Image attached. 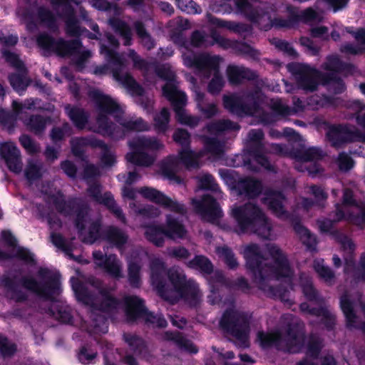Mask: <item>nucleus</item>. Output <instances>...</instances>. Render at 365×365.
<instances>
[{
  "label": "nucleus",
  "instance_id": "1",
  "mask_svg": "<svg viewBox=\"0 0 365 365\" xmlns=\"http://www.w3.org/2000/svg\"><path fill=\"white\" fill-rule=\"evenodd\" d=\"M269 256L274 264L264 263L267 259L259 245H248L244 250L247 270L252 274L253 281L261 288L272 279L290 278L292 272L287 256L275 245L267 247Z\"/></svg>",
  "mask_w": 365,
  "mask_h": 365
},
{
  "label": "nucleus",
  "instance_id": "2",
  "mask_svg": "<svg viewBox=\"0 0 365 365\" xmlns=\"http://www.w3.org/2000/svg\"><path fill=\"white\" fill-rule=\"evenodd\" d=\"M239 233L250 232L268 240L271 235L272 224L262 210L250 202L236 207L232 210Z\"/></svg>",
  "mask_w": 365,
  "mask_h": 365
},
{
  "label": "nucleus",
  "instance_id": "3",
  "mask_svg": "<svg viewBox=\"0 0 365 365\" xmlns=\"http://www.w3.org/2000/svg\"><path fill=\"white\" fill-rule=\"evenodd\" d=\"M150 268L151 284L162 298L167 299L168 297L167 279L176 292L187 281L186 276L182 271L176 267L167 269L165 262L160 259H153Z\"/></svg>",
  "mask_w": 365,
  "mask_h": 365
},
{
  "label": "nucleus",
  "instance_id": "4",
  "mask_svg": "<svg viewBox=\"0 0 365 365\" xmlns=\"http://www.w3.org/2000/svg\"><path fill=\"white\" fill-rule=\"evenodd\" d=\"M48 201L52 202L56 210L65 216L75 215L74 225L81 234L86 229V217L90 210L88 204L81 197H69L65 200L61 190L56 193H46Z\"/></svg>",
  "mask_w": 365,
  "mask_h": 365
},
{
  "label": "nucleus",
  "instance_id": "5",
  "mask_svg": "<svg viewBox=\"0 0 365 365\" xmlns=\"http://www.w3.org/2000/svg\"><path fill=\"white\" fill-rule=\"evenodd\" d=\"M182 58L184 64L188 68L213 71V77L208 83L207 90L211 94H217L221 91L225 82L222 76L220 73V63L222 60L220 56L190 52L183 54Z\"/></svg>",
  "mask_w": 365,
  "mask_h": 365
},
{
  "label": "nucleus",
  "instance_id": "6",
  "mask_svg": "<svg viewBox=\"0 0 365 365\" xmlns=\"http://www.w3.org/2000/svg\"><path fill=\"white\" fill-rule=\"evenodd\" d=\"M252 315L232 308L226 309L220 320L222 330L235 338L240 346H249L248 334Z\"/></svg>",
  "mask_w": 365,
  "mask_h": 365
},
{
  "label": "nucleus",
  "instance_id": "7",
  "mask_svg": "<svg viewBox=\"0 0 365 365\" xmlns=\"http://www.w3.org/2000/svg\"><path fill=\"white\" fill-rule=\"evenodd\" d=\"M51 2L56 11L58 17L65 24V32L68 36L78 38L84 33L92 40H98V34L90 32L86 27L81 25L80 19L78 17L76 10L73 4L78 6L77 0H51Z\"/></svg>",
  "mask_w": 365,
  "mask_h": 365
},
{
  "label": "nucleus",
  "instance_id": "8",
  "mask_svg": "<svg viewBox=\"0 0 365 365\" xmlns=\"http://www.w3.org/2000/svg\"><path fill=\"white\" fill-rule=\"evenodd\" d=\"M71 282L75 297L79 302L86 306H91L93 309L104 313H109L117 309L119 304L118 299L111 295L108 291L102 290L101 294L103 299L100 303L95 304L94 294L83 282L73 277H71Z\"/></svg>",
  "mask_w": 365,
  "mask_h": 365
},
{
  "label": "nucleus",
  "instance_id": "9",
  "mask_svg": "<svg viewBox=\"0 0 365 365\" xmlns=\"http://www.w3.org/2000/svg\"><path fill=\"white\" fill-rule=\"evenodd\" d=\"M100 53L104 55L106 60L115 66L112 72L116 81L120 82L133 95L137 96L144 95L143 87L136 81L131 74L128 73L122 74L124 62L118 53L103 43L100 46Z\"/></svg>",
  "mask_w": 365,
  "mask_h": 365
},
{
  "label": "nucleus",
  "instance_id": "10",
  "mask_svg": "<svg viewBox=\"0 0 365 365\" xmlns=\"http://www.w3.org/2000/svg\"><path fill=\"white\" fill-rule=\"evenodd\" d=\"M21 285L26 289L35 293L45 301L56 302L57 297L62 292L61 275L54 274L43 282H38L32 277H22Z\"/></svg>",
  "mask_w": 365,
  "mask_h": 365
},
{
  "label": "nucleus",
  "instance_id": "11",
  "mask_svg": "<svg viewBox=\"0 0 365 365\" xmlns=\"http://www.w3.org/2000/svg\"><path fill=\"white\" fill-rule=\"evenodd\" d=\"M128 145L133 152L126 155L127 160L133 165L144 167L150 166L155 162V158L144 150H158L163 146L158 139L146 137L133 138Z\"/></svg>",
  "mask_w": 365,
  "mask_h": 365
},
{
  "label": "nucleus",
  "instance_id": "12",
  "mask_svg": "<svg viewBox=\"0 0 365 365\" xmlns=\"http://www.w3.org/2000/svg\"><path fill=\"white\" fill-rule=\"evenodd\" d=\"M199 155L190 148H182L178 153V158L174 156L168 157L160 166L162 174L168 180H173L178 184L182 181V178L176 174V168L180 161L187 169L199 168Z\"/></svg>",
  "mask_w": 365,
  "mask_h": 365
},
{
  "label": "nucleus",
  "instance_id": "13",
  "mask_svg": "<svg viewBox=\"0 0 365 365\" xmlns=\"http://www.w3.org/2000/svg\"><path fill=\"white\" fill-rule=\"evenodd\" d=\"M292 71L296 76L299 88L309 92L317 91L319 85L323 86L329 77L327 73L304 64L295 65Z\"/></svg>",
  "mask_w": 365,
  "mask_h": 365
},
{
  "label": "nucleus",
  "instance_id": "14",
  "mask_svg": "<svg viewBox=\"0 0 365 365\" xmlns=\"http://www.w3.org/2000/svg\"><path fill=\"white\" fill-rule=\"evenodd\" d=\"M326 135L331 145L335 148H340L351 143L364 142L365 140L362 132L355 128H351L348 124L331 125Z\"/></svg>",
  "mask_w": 365,
  "mask_h": 365
},
{
  "label": "nucleus",
  "instance_id": "15",
  "mask_svg": "<svg viewBox=\"0 0 365 365\" xmlns=\"http://www.w3.org/2000/svg\"><path fill=\"white\" fill-rule=\"evenodd\" d=\"M289 15L287 19L280 17H273L276 14L275 7L269 4L262 8L261 12L257 15V21H251L250 22L258 24L264 31H268L272 28L275 29H290L296 25L297 18L294 16V10L288 7Z\"/></svg>",
  "mask_w": 365,
  "mask_h": 365
},
{
  "label": "nucleus",
  "instance_id": "16",
  "mask_svg": "<svg viewBox=\"0 0 365 365\" xmlns=\"http://www.w3.org/2000/svg\"><path fill=\"white\" fill-rule=\"evenodd\" d=\"M224 178L232 182L233 189L240 195H243L248 199H255L259 197L263 190V184L261 180L252 178L245 177L235 180L231 173L227 171L224 173Z\"/></svg>",
  "mask_w": 365,
  "mask_h": 365
},
{
  "label": "nucleus",
  "instance_id": "17",
  "mask_svg": "<svg viewBox=\"0 0 365 365\" xmlns=\"http://www.w3.org/2000/svg\"><path fill=\"white\" fill-rule=\"evenodd\" d=\"M163 95L170 102L175 114L176 120L179 123L184 125V122H185L186 118L188 115L185 109L187 101L185 93L168 83L163 89Z\"/></svg>",
  "mask_w": 365,
  "mask_h": 365
},
{
  "label": "nucleus",
  "instance_id": "18",
  "mask_svg": "<svg viewBox=\"0 0 365 365\" xmlns=\"http://www.w3.org/2000/svg\"><path fill=\"white\" fill-rule=\"evenodd\" d=\"M138 192L145 199L163 206L169 210L184 215L187 210L185 205L177 201L173 200L170 197L165 195L163 192L151 187H142L138 190Z\"/></svg>",
  "mask_w": 365,
  "mask_h": 365
},
{
  "label": "nucleus",
  "instance_id": "19",
  "mask_svg": "<svg viewBox=\"0 0 365 365\" xmlns=\"http://www.w3.org/2000/svg\"><path fill=\"white\" fill-rule=\"evenodd\" d=\"M259 346L263 349H268L274 347L277 351L284 352H292V341H285L282 332L279 330H274L271 332L259 331L257 334Z\"/></svg>",
  "mask_w": 365,
  "mask_h": 365
},
{
  "label": "nucleus",
  "instance_id": "20",
  "mask_svg": "<svg viewBox=\"0 0 365 365\" xmlns=\"http://www.w3.org/2000/svg\"><path fill=\"white\" fill-rule=\"evenodd\" d=\"M192 205L196 213L202 217L217 220L222 216V211L217 200L211 195H202L200 200L192 199Z\"/></svg>",
  "mask_w": 365,
  "mask_h": 365
},
{
  "label": "nucleus",
  "instance_id": "21",
  "mask_svg": "<svg viewBox=\"0 0 365 365\" xmlns=\"http://www.w3.org/2000/svg\"><path fill=\"white\" fill-rule=\"evenodd\" d=\"M0 155L4 160L8 169L14 173H20L22 170L21 153L12 142H6L0 145Z\"/></svg>",
  "mask_w": 365,
  "mask_h": 365
},
{
  "label": "nucleus",
  "instance_id": "22",
  "mask_svg": "<svg viewBox=\"0 0 365 365\" xmlns=\"http://www.w3.org/2000/svg\"><path fill=\"white\" fill-rule=\"evenodd\" d=\"M92 98L95 101L99 113L105 115H111L117 120L123 115V111L119 104L109 96L105 95L98 91L92 93Z\"/></svg>",
  "mask_w": 365,
  "mask_h": 365
},
{
  "label": "nucleus",
  "instance_id": "23",
  "mask_svg": "<svg viewBox=\"0 0 365 365\" xmlns=\"http://www.w3.org/2000/svg\"><path fill=\"white\" fill-rule=\"evenodd\" d=\"M344 260V273L346 275L351 274V282L358 284L365 282V252L360 257L359 267L356 266L354 255H349Z\"/></svg>",
  "mask_w": 365,
  "mask_h": 365
},
{
  "label": "nucleus",
  "instance_id": "24",
  "mask_svg": "<svg viewBox=\"0 0 365 365\" xmlns=\"http://www.w3.org/2000/svg\"><path fill=\"white\" fill-rule=\"evenodd\" d=\"M226 74L229 83L234 86L241 84L245 80L255 81L258 77L257 73L250 68L236 65H229Z\"/></svg>",
  "mask_w": 365,
  "mask_h": 365
},
{
  "label": "nucleus",
  "instance_id": "25",
  "mask_svg": "<svg viewBox=\"0 0 365 365\" xmlns=\"http://www.w3.org/2000/svg\"><path fill=\"white\" fill-rule=\"evenodd\" d=\"M269 4L267 2L259 1V0H235L237 11L250 21H257V15L261 12L262 8Z\"/></svg>",
  "mask_w": 365,
  "mask_h": 365
},
{
  "label": "nucleus",
  "instance_id": "26",
  "mask_svg": "<svg viewBox=\"0 0 365 365\" xmlns=\"http://www.w3.org/2000/svg\"><path fill=\"white\" fill-rule=\"evenodd\" d=\"M124 304L125 316L129 322H134L140 319L147 308L145 301L136 295L125 297Z\"/></svg>",
  "mask_w": 365,
  "mask_h": 365
},
{
  "label": "nucleus",
  "instance_id": "27",
  "mask_svg": "<svg viewBox=\"0 0 365 365\" xmlns=\"http://www.w3.org/2000/svg\"><path fill=\"white\" fill-rule=\"evenodd\" d=\"M266 195L265 201L272 213L278 218H287L289 212L283 204L286 199L284 195L280 191L270 190Z\"/></svg>",
  "mask_w": 365,
  "mask_h": 365
},
{
  "label": "nucleus",
  "instance_id": "28",
  "mask_svg": "<svg viewBox=\"0 0 365 365\" xmlns=\"http://www.w3.org/2000/svg\"><path fill=\"white\" fill-rule=\"evenodd\" d=\"M0 282L1 285L6 289V297L9 299L16 303H24L28 300V294L19 287L15 277L4 275L1 277Z\"/></svg>",
  "mask_w": 365,
  "mask_h": 365
},
{
  "label": "nucleus",
  "instance_id": "29",
  "mask_svg": "<svg viewBox=\"0 0 365 365\" xmlns=\"http://www.w3.org/2000/svg\"><path fill=\"white\" fill-rule=\"evenodd\" d=\"M242 98L247 116H252L260 110L263 103V94L259 88H256L245 91L242 95Z\"/></svg>",
  "mask_w": 365,
  "mask_h": 365
},
{
  "label": "nucleus",
  "instance_id": "30",
  "mask_svg": "<svg viewBox=\"0 0 365 365\" xmlns=\"http://www.w3.org/2000/svg\"><path fill=\"white\" fill-rule=\"evenodd\" d=\"M292 226L294 231L299 236L302 244L306 246L307 250L317 251L318 243L317 237L304 227L299 219H294L292 221Z\"/></svg>",
  "mask_w": 365,
  "mask_h": 365
},
{
  "label": "nucleus",
  "instance_id": "31",
  "mask_svg": "<svg viewBox=\"0 0 365 365\" xmlns=\"http://www.w3.org/2000/svg\"><path fill=\"white\" fill-rule=\"evenodd\" d=\"M123 339L128 346L132 353L138 357H145L149 354L146 341L140 336L125 332Z\"/></svg>",
  "mask_w": 365,
  "mask_h": 365
},
{
  "label": "nucleus",
  "instance_id": "32",
  "mask_svg": "<svg viewBox=\"0 0 365 365\" xmlns=\"http://www.w3.org/2000/svg\"><path fill=\"white\" fill-rule=\"evenodd\" d=\"M323 68L335 74H352L355 70L354 64L344 62L337 55L328 56L324 63Z\"/></svg>",
  "mask_w": 365,
  "mask_h": 365
},
{
  "label": "nucleus",
  "instance_id": "33",
  "mask_svg": "<svg viewBox=\"0 0 365 365\" xmlns=\"http://www.w3.org/2000/svg\"><path fill=\"white\" fill-rule=\"evenodd\" d=\"M97 140L98 138L93 135L73 138L71 140V153L75 157L84 160L86 158L84 148L91 147L96 149L98 145Z\"/></svg>",
  "mask_w": 365,
  "mask_h": 365
},
{
  "label": "nucleus",
  "instance_id": "34",
  "mask_svg": "<svg viewBox=\"0 0 365 365\" xmlns=\"http://www.w3.org/2000/svg\"><path fill=\"white\" fill-rule=\"evenodd\" d=\"M163 230L165 236L171 240L183 239L187 232L185 226L170 215L166 216Z\"/></svg>",
  "mask_w": 365,
  "mask_h": 365
},
{
  "label": "nucleus",
  "instance_id": "35",
  "mask_svg": "<svg viewBox=\"0 0 365 365\" xmlns=\"http://www.w3.org/2000/svg\"><path fill=\"white\" fill-rule=\"evenodd\" d=\"M50 120V117H45L40 114H31L26 118L23 123L29 131L39 136L44 133L46 125Z\"/></svg>",
  "mask_w": 365,
  "mask_h": 365
},
{
  "label": "nucleus",
  "instance_id": "36",
  "mask_svg": "<svg viewBox=\"0 0 365 365\" xmlns=\"http://www.w3.org/2000/svg\"><path fill=\"white\" fill-rule=\"evenodd\" d=\"M222 103L224 108L230 113L239 117L247 116L242 96H240L236 94L224 95Z\"/></svg>",
  "mask_w": 365,
  "mask_h": 365
},
{
  "label": "nucleus",
  "instance_id": "37",
  "mask_svg": "<svg viewBox=\"0 0 365 365\" xmlns=\"http://www.w3.org/2000/svg\"><path fill=\"white\" fill-rule=\"evenodd\" d=\"M66 111L69 119L76 128L78 130L85 128L90 118V114L88 111L82 108L70 105L66 107Z\"/></svg>",
  "mask_w": 365,
  "mask_h": 365
},
{
  "label": "nucleus",
  "instance_id": "38",
  "mask_svg": "<svg viewBox=\"0 0 365 365\" xmlns=\"http://www.w3.org/2000/svg\"><path fill=\"white\" fill-rule=\"evenodd\" d=\"M286 335L287 339H285V341H292V347L294 351L292 353H296L297 351L296 346H302L304 340L303 327L297 322L288 323Z\"/></svg>",
  "mask_w": 365,
  "mask_h": 365
},
{
  "label": "nucleus",
  "instance_id": "39",
  "mask_svg": "<svg viewBox=\"0 0 365 365\" xmlns=\"http://www.w3.org/2000/svg\"><path fill=\"white\" fill-rule=\"evenodd\" d=\"M341 204L335 205L334 219L336 222L346 220L354 224L364 223L365 222V211L361 210L358 213H354L349 211L344 210Z\"/></svg>",
  "mask_w": 365,
  "mask_h": 365
},
{
  "label": "nucleus",
  "instance_id": "40",
  "mask_svg": "<svg viewBox=\"0 0 365 365\" xmlns=\"http://www.w3.org/2000/svg\"><path fill=\"white\" fill-rule=\"evenodd\" d=\"M55 53L62 57L73 56L78 53L83 46L82 42L79 38H75L69 41L63 38H58Z\"/></svg>",
  "mask_w": 365,
  "mask_h": 365
},
{
  "label": "nucleus",
  "instance_id": "41",
  "mask_svg": "<svg viewBox=\"0 0 365 365\" xmlns=\"http://www.w3.org/2000/svg\"><path fill=\"white\" fill-rule=\"evenodd\" d=\"M145 237L148 241L158 247H163L165 244V232L163 225L150 223L144 225Z\"/></svg>",
  "mask_w": 365,
  "mask_h": 365
},
{
  "label": "nucleus",
  "instance_id": "42",
  "mask_svg": "<svg viewBox=\"0 0 365 365\" xmlns=\"http://www.w3.org/2000/svg\"><path fill=\"white\" fill-rule=\"evenodd\" d=\"M340 307L346 319V327L356 328L357 315L354 311V302L346 294H344L340 297Z\"/></svg>",
  "mask_w": 365,
  "mask_h": 365
},
{
  "label": "nucleus",
  "instance_id": "43",
  "mask_svg": "<svg viewBox=\"0 0 365 365\" xmlns=\"http://www.w3.org/2000/svg\"><path fill=\"white\" fill-rule=\"evenodd\" d=\"M180 296L190 304L196 305L200 302V290L197 284L192 279L187 280L177 292Z\"/></svg>",
  "mask_w": 365,
  "mask_h": 365
},
{
  "label": "nucleus",
  "instance_id": "44",
  "mask_svg": "<svg viewBox=\"0 0 365 365\" xmlns=\"http://www.w3.org/2000/svg\"><path fill=\"white\" fill-rule=\"evenodd\" d=\"M105 239L118 249H122L128 242V236L121 229L109 226L104 232Z\"/></svg>",
  "mask_w": 365,
  "mask_h": 365
},
{
  "label": "nucleus",
  "instance_id": "45",
  "mask_svg": "<svg viewBox=\"0 0 365 365\" xmlns=\"http://www.w3.org/2000/svg\"><path fill=\"white\" fill-rule=\"evenodd\" d=\"M187 266L192 269L199 271L204 276L210 275L214 271V266L211 260L202 255H195L187 262Z\"/></svg>",
  "mask_w": 365,
  "mask_h": 365
},
{
  "label": "nucleus",
  "instance_id": "46",
  "mask_svg": "<svg viewBox=\"0 0 365 365\" xmlns=\"http://www.w3.org/2000/svg\"><path fill=\"white\" fill-rule=\"evenodd\" d=\"M98 133L104 136L110 138L118 137V133L120 131V128L111 122L107 115L99 113L96 118Z\"/></svg>",
  "mask_w": 365,
  "mask_h": 365
},
{
  "label": "nucleus",
  "instance_id": "47",
  "mask_svg": "<svg viewBox=\"0 0 365 365\" xmlns=\"http://www.w3.org/2000/svg\"><path fill=\"white\" fill-rule=\"evenodd\" d=\"M354 38L359 43L355 46L351 43H346L341 48V51L351 55L362 54L365 51V28H359L354 33Z\"/></svg>",
  "mask_w": 365,
  "mask_h": 365
},
{
  "label": "nucleus",
  "instance_id": "48",
  "mask_svg": "<svg viewBox=\"0 0 365 365\" xmlns=\"http://www.w3.org/2000/svg\"><path fill=\"white\" fill-rule=\"evenodd\" d=\"M27 69L26 72L18 71V73H11L8 76V81L13 89L19 95H22L31 83L30 78L26 77Z\"/></svg>",
  "mask_w": 365,
  "mask_h": 365
},
{
  "label": "nucleus",
  "instance_id": "49",
  "mask_svg": "<svg viewBox=\"0 0 365 365\" xmlns=\"http://www.w3.org/2000/svg\"><path fill=\"white\" fill-rule=\"evenodd\" d=\"M98 204L103 205L108 210L115 215L116 218L122 222H125L126 218L122 209L117 205L113 195L110 192H106L103 194L100 200L96 202Z\"/></svg>",
  "mask_w": 365,
  "mask_h": 365
},
{
  "label": "nucleus",
  "instance_id": "50",
  "mask_svg": "<svg viewBox=\"0 0 365 365\" xmlns=\"http://www.w3.org/2000/svg\"><path fill=\"white\" fill-rule=\"evenodd\" d=\"M97 265L112 277L118 279L122 276L121 267L115 255H109L103 262H97Z\"/></svg>",
  "mask_w": 365,
  "mask_h": 365
},
{
  "label": "nucleus",
  "instance_id": "51",
  "mask_svg": "<svg viewBox=\"0 0 365 365\" xmlns=\"http://www.w3.org/2000/svg\"><path fill=\"white\" fill-rule=\"evenodd\" d=\"M116 122L127 131L142 132L149 130L148 124L142 118L125 119L120 115Z\"/></svg>",
  "mask_w": 365,
  "mask_h": 365
},
{
  "label": "nucleus",
  "instance_id": "52",
  "mask_svg": "<svg viewBox=\"0 0 365 365\" xmlns=\"http://www.w3.org/2000/svg\"><path fill=\"white\" fill-rule=\"evenodd\" d=\"M111 25L123 39V45L129 46L133 43V34L129 25L121 19H113Z\"/></svg>",
  "mask_w": 365,
  "mask_h": 365
},
{
  "label": "nucleus",
  "instance_id": "53",
  "mask_svg": "<svg viewBox=\"0 0 365 365\" xmlns=\"http://www.w3.org/2000/svg\"><path fill=\"white\" fill-rule=\"evenodd\" d=\"M230 278L226 277L222 272L217 271L208 279L210 292L220 297L219 294L220 288L225 287L229 289Z\"/></svg>",
  "mask_w": 365,
  "mask_h": 365
},
{
  "label": "nucleus",
  "instance_id": "54",
  "mask_svg": "<svg viewBox=\"0 0 365 365\" xmlns=\"http://www.w3.org/2000/svg\"><path fill=\"white\" fill-rule=\"evenodd\" d=\"M264 146L262 143H250L247 148L248 157L243 159L244 165L250 170L257 172L259 168L252 163V159L263 153Z\"/></svg>",
  "mask_w": 365,
  "mask_h": 365
},
{
  "label": "nucleus",
  "instance_id": "55",
  "mask_svg": "<svg viewBox=\"0 0 365 365\" xmlns=\"http://www.w3.org/2000/svg\"><path fill=\"white\" fill-rule=\"evenodd\" d=\"M98 145L96 148L101 150L100 156V161L104 168L113 167L116 163V158L113 153L110 150V147L106 144L103 140L98 139Z\"/></svg>",
  "mask_w": 365,
  "mask_h": 365
},
{
  "label": "nucleus",
  "instance_id": "56",
  "mask_svg": "<svg viewBox=\"0 0 365 365\" xmlns=\"http://www.w3.org/2000/svg\"><path fill=\"white\" fill-rule=\"evenodd\" d=\"M208 129L211 132L217 133H224L226 131H235L240 129V125L235 122L229 119H222L210 123Z\"/></svg>",
  "mask_w": 365,
  "mask_h": 365
},
{
  "label": "nucleus",
  "instance_id": "57",
  "mask_svg": "<svg viewBox=\"0 0 365 365\" xmlns=\"http://www.w3.org/2000/svg\"><path fill=\"white\" fill-rule=\"evenodd\" d=\"M322 348L323 343L321 338L317 335L311 334L307 344L306 355L312 359H318Z\"/></svg>",
  "mask_w": 365,
  "mask_h": 365
},
{
  "label": "nucleus",
  "instance_id": "58",
  "mask_svg": "<svg viewBox=\"0 0 365 365\" xmlns=\"http://www.w3.org/2000/svg\"><path fill=\"white\" fill-rule=\"evenodd\" d=\"M327 75H329V77L323 86H328L329 91L334 94H341L345 91L346 86L341 77L333 73H327Z\"/></svg>",
  "mask_w": 365,
  "mask_h": 365
},
{
  "label": "nucleus",
  "instance_id": "59",
  "mask_svg": "<svg viewBox=\"0 0 365 365\" xmlns=\"http://www.w3.org/2000/svg\"><path fill=\"white\" fill-rule=\"evenodd\" d=\"M1 53L5 61L11 67L16 68L18 71L26 72V66L18 54L6 49L2 50Z\"/></svg>",
  "mask_w": 365,
  "mask_h": 365
},
{
  "label": "nucleus",
  "instance_id": "60",
  "mask_svg": "<svg viewBox=\"0 0 365 365\" xmlns=\"http://www.w3.org/2000/svg\"><path fill=\"white\" fill-rule=\"evenodd\" d=\"M41 165L34 163L33 160H29L24 170V175L26 180L33 182L42 178Z\"/></svg>",
  "mask_w": 365,
  "mask_h": 365
},
{
  "label": "nucleus",
  "instance_id": "61",
  "mask_svg": "<svg viewBox=\"0 0 365 365\" xmlns=\"http://www.w3.org/2000/svg\"><path fill=\"white\" fill-rule=\"evenodd\" d=\"M140 266L135 262H130L128 267V282L133 288H138L141 284Z\"/></svg>",
  "mask_w": 365,
  "mask_h": 365
},
{
  "label": "nucleus",
  "instance_id": "62",
  "mask_svg": "<svg viewBox=\"0 0 365 365\" xmlns=\"http://www.w3.org/2000/svg\"><path fill=\"white\" fill-rule=\"evenodd\" d=\"M51 241L54 246L61 250L71 258L76 259L75 256L72 254V248L71 245L66 242V239L61 234L51 232Z\"/></svg>",
  "mask_w": 365,
  "mask_h": 365
},
{
  "label": "nucleus",
  "instance_id": "63",
  "mask_svg": "<svg viewBox=\"0 0 365 365\" xmlns=\"http://www.w3.org/2000/svg\"><path fill=\"white\" fill-rule=\"evenodd\" d=\"M170 117V111L167 108H163L160 113L154 117L155 128L158 132L164 133L168 130Z\"/></svg>",
  "mask_w": 365,
  "mask_h": 365
},
{
  "label": "nucleus",
  "instance_id": "64",
  "mask_svg": "<svg viewBox=\"0 0 365 365\" xmlns=\"http://www.w3.org/2000/svg\"><path fill=\"white\" fill-rule=\"evenodd\" d=\"M36 42L38 46L44 51L55 52L58 40L46 33H43L38 36Z\"/></svg>",
  "mask_w": 365,
  "mask_h": 365
}]
</instances>
